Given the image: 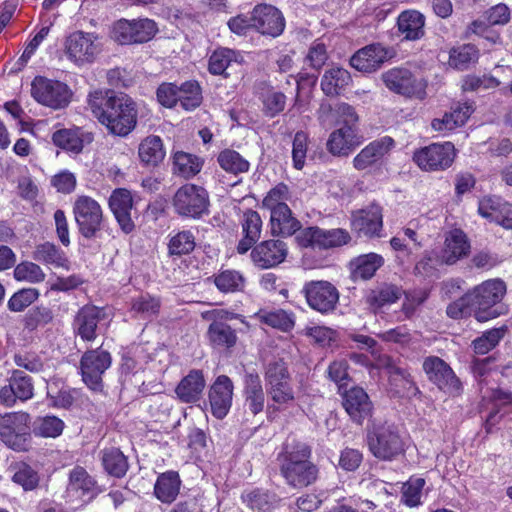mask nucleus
<instances>
[{"instance_id":"f257e3e1","label":"nucleus","mask_w":512,"mask_h":512,"mask_svg":"<svg viewBox=\"0 0 512 512\" xmlns=\"http://www.w3.org/2000/svg\"><path fill=\"white\" fill-rule=\"evenodd\" d=\"M88 105L98 121L114 135L127 136L136 127V104L125 94L96 90L88 95Z\"/></svg>"},{"instance_id":"f03ea898","label":"nucleus","mask_w":512,"mask_h":512,"mask_svg":"<svg viewBox=\"0 0 512 512\" xmlns=\"http://www.w3.org/2000/svg\"><path fill=\"white\" fill-rule=\"evenodd\" d=\"M506 293L504 281L491 279L451 302L446 314L451 319H462L474 315L478 322H487L500 316L498 304Z\"/></svg>"},{"instance_id":"7ed1b4c3","label":"nucleus","mask_w":512,"mask_h":512,"mask_svg":"<svg viewBox=\"0 0 512 512\" xmlns=\"http://www.w3.org/2000/svg\"><path fill=\"white\" fill-rule=\"evenodd\" d=\"M311 448L295 438L287 439L278 454L280 474L286 484L296 489L308 487L316 482L318 467L310 460Z\"/></svg>"},{"instance_id":"20e7f679","label":"nucleus","mask_w":512,"mask_h":512,"mask_svg":"<svg viewBox=\"0 0 512 512\" xmlns=\"http://www.w3.org/2000/svg\"><path fill=\"white\" fill-rule=\"evenodd\" d=\"M266 391L273 402L268 409L279 411L290 406L295 400L292 376L283 359L268 362L264 371Z\"/></svg>"},{"instance_id":"39448f33","label":"nucleus","mask_w":512,"mask_h":512,"mask_svg":"<svg viewBox=\"0 0 512 512\" xmlns=\"http://www.w3.org/2000/svg\"><path fill=\"white\" fill-rule=\"evenodd\" d=\"M367 445L371 454L382 461H393L406 451V441L394 424H373L367 430Z\"/></svg>"},{"instance_id":"423d86ee","label":"nucleus","mask_w":512,"mask_h":512,"mask_svg":"<svg viewBox=\"0 0 512 512\" xmlns=\"http://www.w3.org/2000/svg\"><path fill=\"white\" fill-rule=\"evenodd\" d=\"M174 212L185 219L199 220L209 215L208 191L199 185L186 183L179 187L172 198Z\"/></svg>"},{"instance_id":"0eeeda50","label":"nucleus","mask_w":512,"mask_h":512,"mask_svg":"<svg viewBox=\"0 0 512 512\" xmlns=\"http://www.w3.org/2000/svg\"><path fill=\"white\" fill-rule=\"evenodd\" d=\"M73 214L79 234L91 240L106 229V221L100 204L89 196H79L73 206Z\"/></svg>"},{"instance_id":"6e6552de","label":"nucleus","mask_w":512,"mask_h":512,"mask_svg":"<svg viewBox=\"0 0 512 512\" xmlns=\"http://www.w3.org/2000/svg\"><path fill=\"white\" fill-rule=\"evenodd\" d=\"M30 422V415L22 411L0 415V440L15 451H27L31 435Z\"/></svg>"},{"instance_id":"1a4fd4ad","label":"nucleus","mask_w":512,"mask_h":512,"mask_svg":"<svg viewBox=\"0 0 512 512\" xmlns=\"http://www.w3.org/2000/svg\"><path fill=\"white\" fill-rule=\"evenodd\" d=\"M158 30L157 23L150 18H121L112 25L111 38L120 45L143 44L152 40Z\"/></svg>"},{"instance_id":"9d476101","label":"nucleus","mask_w":512,"mask_h":512,"mask_svg":"<svg viewBox=\"0 0 512 512\" xmlns=\"http://www.w3.org/2000/svg\"><path fill=\"white\" fill-rule=\"evenodd\" d=\"M202 317L211 321L207 329V339L214 349L229 350L236 345V330L228 325L227 321L239 319L240 314L225 309H214L203 313Z\"/></svg>"},{"instance_id":"9b49d317","label":"nucleus","mask_w":512,"mask_h":512,"mask_svg":"<svg viewBox=\"0 0 512 512\" xmlns=\"http://www.w3.org/2000/svg\"><path fill=\"white\" fill-rule=\"evenodd\" d=\"M456 149L451 142L431 143L416 149L412 159L425 172H437L448 169L456 157Z\"/></svg>"},{"instance_id":"f8f14e48","label":"nucleus","mask_w":512,"mask_h":512,"mask_svg":"<svg viewBox=\"0 0 512 512\" xmlns=\"http://www.w3.org/2000/svg\"><path fill=\"white\" fill-rule=\"evenodd\" d=\"M301 294L312 310L323 315L332 313L339 303L337 287L326 280H310L303 284Z\"/></svg>"},{"instance_id":"ddd939ff","label":"nucleus","mask_w":512,"mask_h":512,"mask_svg":"<svg viewBox=\"0 0 512 512\" xmlns=\"http://www.w3.org/2000/svg\"><path fill=\"white\" fill-rule=\"evenodd\" d=\"M31 95L38 103L57 110L68 106L72 92L61 81L36 76L31 83Z\"/></svg>"},{"instance_id":"4468645a","label":"nucleus","mask_w":512,"mask_h":512,"mask_svg":"<svg viewBox=\"0 0 512 512\" xmlns=\"http://www.w3.org/2000/svg\"><path fill=\"white\" fill-rule=\"evenodd\" d=\"M64 46L67 58L77 66L93 63L101 52L98 35L91 32H72Z\"/></svg>"},{"instance_id":"2eb2a0df","label":"nucleus","mask_w":512,"mask_h":512,"mask_svg":"<svg viewBox=\"0 0 512 512\" xmlns=\"http://www.w3.org/2000/svg\"><path fill=\"white\" fill-rule=\"evenodd\" d=\"M111 354L101 347L87 350L80 359V373L83 382L93 391H102V376L111 366Z\"/></svg>"},{"instance_id":"dca6fc26","label":"nucleus","mask_w":512,"mask_h":512,"mask_svg":"<svg viewBox=\"0 0 512 512\" xmlns=\"http://www.w3.org/2000/svg\"><path fill=\"white\" fill-rule=\"evenodd\" d=\"M385 86L392 92L410 98L423 100L426 97L427 82L417 78L406 68H392L382 74Z\"/></svg>"},{"instance_id":"f3484780","label":"nucleus","mask_w":512,"mask_h":512,"mask_svg":"<svg viewBox=\"0 0 512 512\" xmlns=\"http://www.w3.org/2000/svg\"><path fill=\"white\" fill-rule=\"evenodd\" d=\"M351 240L349 232L342 228L321 229L311 226L296 235V241L303 248L329 249L346 245Z\"/></svg>"},{"instance_id":"a211bd4d","label":"nucleus","mask_w":512,"mask_h":512,"mask_svg":"<svg viewBox=\"0 0 512 512\" xmlns=\"http://www.w3.org/2000/svg\"><path fill=\"white\" fill-rule=\"evenodd\" d=\"M8 384L0 388V404L13 407L18 401L26 402L34 397V381L21 369H12Z\"/></svg>"},{"instance_id":"6ab92c4d","label":"nucleus","mask_w":512,"mask_h":512,"mask_svg":"<svg viewBox=\"0 0 512 512\" xmlns=\"http://www.w3.org/2000/svg\"><path fill=\"white\" fill-rule=\"evenodd\" d=\"M250 250L251 261L259 269L279 266L286 260L289 252L287 243L281 239L257 242Z\"/></svg>"},{"instance_id":"aec40b11","label":"nucleus","mask_w":512,"mask_h":512,"mask_svg":"<svg viewBox=\"0 0 512 512\" xmlns=\"http://www.w3.org/2000/svg\"><path fill=\"white\" fill-rule=\"evenodd\" d=\"M423 370L428 379L440 390L448 394L459 393L461 383L451 367L437 356H429L423 362Z\"/></svg>"},{"instance_id":"412c9836","label":"nucleus","mask_w":512,"mask_h":512,"mask_svg":"<svg viewBox=\"0 0 512 512\" xmlns=\"http://www.w3.org/2000/svg\"><path fill=\"white\" fill-rule=\"evenodd\" d=\"M342 397V405L350 419L361 425L373 413V404L366 391L358 386L338 392Z\"/></svg>"},{"instance_id":"4be33fe9","label":"nucleus","mask_w":512,"mask_h":512,"mask_svg":"<svg viewBox=\"0 0 512 512\" xmlns=\"http://www.w3.org/2000/svg\"><path fill=\"white\" fill-rule=\"evenodd\" d=\"M253 94L261 104V111L267 118L280 115L286 107L287 96L270 81L259 80L254 83Z\"/></svg>"},{"instance_id":"5701e85b","label":"nucleus","mask_w":512,"mask_h":512,"mask_svg":"<svg viewBox=\"0 0 512 512\" xmlns=\"http://www.w3.org/2000/svg\"><path fill=\"white\" fill-rule=\"evenodd\" d=\"M254 30L258 33L276 38L285 29L282 12L273 5L259 4L253 8Z\"/></svg>"},{"instance_id":"b1692460","label":"nucleus","mask_w":512,"mask_h":512,"mask_svg":"<svg viewBox=\"0 0 512 512\" xmlns=\"http://www.w3.org/2000/svg\"><path fill=\"white\" fill-rule=\"evenodd\" d=\"M105 309L95 305H84L75 315L74 333L85 342H93L98 336V325L105 319Z\"/></svg>"},{"instance_id":"393cba45","label":"nucleus","mask_w":512,"mask_h":512,"mask_svg":"<svg viewBox=\"0 0 512 512\" xmlns=\"http://www.w3.org/2000/svg\"><path fill=\"white\" fill-rule=\"evenodd\" d=\"M395 147L390 136H383L371 141L353 159V167L358 171L380 165Z\"/></svg>"},{"instance_id":"a878e982","label":"nucleus","mask_w":512,"mask_h":512,"mask_svg":"<svg viewBox=\"0 0 512 512\" xmlns=\"http://www.w3.org/2000/svg\"><path fill=\"white\" fill-rule=\"evenodd\" d=\"M67 493L82 503H89L100 493V489L94 478L83 467L76 466L69 473Z\"/></svg>"},{"instance_id":"bb28decb","label":"nucleus","mask_w":512,"mask_h":512,"mask_svg":"<svg viewBox=\"0 0 512 512\" xmlns=\"http://www.w3.org/2000/svg\"><path fill=\"white\" fill-rule=\"evenodd\" d=\"M239 225L241 238L237 243L236 251L239 255H244L259 241L263 221L257 211L246 209L239 218Z\"/></svg>"},{"instance_id":"cd10ccee","label":"nucleus","mask_w":512,"mask_h":512,"mask_svg":"<svg viewBox=\"0 0 512 512\" xmlns=\"http://www.w3.org/2000/svg\"><path fill=\"white\" fill-rule=\"evenodd\" d=\"M109 208L113 213L120 229L125 233H131L135 224L131 217L133 209V197L125 188H116L109 197Z\"/></svg>"},{"instance_id":"c85d7f7f","label":"nucleus","mask_w":512,"mask_h":512,"mask_svg":"<svg viewBox=\"0 0 512 512\" xmlns=\"http://www.w3.org/2000/svg\"><path fill=\"white\" fill-rule=\"evenodd\" d=\"M233 383L226 375L216 378L209 390L211 412L217 419H223L232 405Z\"/></svg>"},{"instance_id":"c756f323","label":"nucleus","mask_w":512,"mask_h":512,"mask_svg":"<svg viewBox=\"0 0 512 512\" xmlns=\"http://www.w3.org/2000/svg\"><path fill=\"white\" fill-rule=\"evenodd\" d=\"M388 57L387 49L374 43L356 51L350 58V65L357 71L372 73L380 69Z\"/></svg>"},{"instance_id":"7c9ffc66","label":"nucleus","mask_w":512,"mask_h":512,"mask_svg":"<svg viewBox=\"0 0 512 512\" xmlns=\"http://www.w3.org/2000/svg\"><path fill=\"white\" fill-rule=\"evenodd\" d=\"M93 134L81 127L61 128L52 134V142L69 154H80L86 144L93 141Z\"/></svg>"},{"instance_id":"2f4dec72","label":"nucleus","mask_w":512,"mask_h":512,"mask_svg":"<svg viewBox=\"0 0 512 512\" xmlns=\"http://www.w3.org/2000/svg\"><path fill=\"white\" fill-rule=\"evenodd\" d=\"M479 214L491 222L512 230V204L495 196L484 197L479 201Z\"/></svg>"},{"instance_id":"473e14b6","label":"nucleus","mask_w":512,"mask_h":512,"mask_svg":"<svg viewBox=\"0 0 512 512\" xmlns=\"http://www.w3.org/2000/svg\"><path fill=\"white\" fill-rule=\"evenodd\" d=\"M362 142V137L353 126L343 125L330 134L326 146L334 156H348Z\"/></svg>"},{"instance_id":"72a5a7b5","label":"nucleus","mask_w":512,"mask_h":512,"mask_svg":"<svg viewBox=\"0 0 512 512\" xmlns=\"http://www.w3.org/2000/svg\"><path fill=\"white\" fill-rule=\"evenodd\" d=\"M353 229L360 235L379 237L383 227L382 208L372 204L353 215Z\"/></svg>"},{"instance_id":"f704fd0d","label":"nucleus","mask_w":512,"mask_h":512,"mask_svg":"<svg viewBox=\"0 0 512 512\" xmlns=\"http://www.w3.org/2000/svg\"><path fill=\"white\" fill-rule=\"evenodd\" d=\"M270 233L272 236L288 238L302 231L301 222L294 216L289 206H280L270 211Z\"/></svg>"},{"instance_id":"c9c22d12","label":"nucleus","mask_w":512,"mask_h":512,"mask_svg":"<svg viewBox=\"0 0 512 512\" xmlns=\"http://www.w3.org/2000/svg\"><path fill=\"white\" fill-rule=\"evenodd\" d=\"M470 248L467 235L461 229H453L446 235L441 252L442 262L454 265L469 254Z\"/></svg>"},{"instance_id":"e433bc0d","label":"nucleus","mask_w":512,"mask_h":512,"mask_svg":"<svg viewBox=\"0 0 512 512\" xmlns=\"http://www.w3.org/2000/svg\"><path fill=\"white\" fill-rule=\"evenodd\" d=\"M244 404L248 410L257 415L264 409L265 394L260 376L257 372H245L243 379Z\"/></svg>"},{"instance_id":"4c0bfd02","label":"nucleus","mask_w":512,"mask_h":512,"mask_svg":"<svg viewBox=\"0 0 512 512\" xmlns=\"http://www.w3.org/2000/svg\"><path fill=\"white\" fill-rule=\"evenodd\" d=\"M166 156L163 140L160 136L149 135L138 146L140 163L145 167H157Z\"/></svg>"},{"instance_id":"58836bf2","label":"nucleus","mask_w":512,"mask_h":512,"mask_svg":"<svg viewBox=\"0 0 512 512\" xmlns=\"http://www.w3.org/2000/svg\"><path fill=\"white\" fill-rule=\"evenodd\" d=\"M161 309V300L149 293H142L131 299V317L138 320L151 322L158 317Z\"/></svg>"},{"instance_id":"ea45409f","label":"nucleus","mask_w":512,"mask_h":512,"mask_svg":"<svg viewBox=\"0 0 512 512\" xmlns=\"http://www.w3.org/2000/svg\"><path fill=\"white\" fill-rule=\"evenodd\" d=\"M181 483L178 472L173 470L163 472L154 484V495L160 502L171 504L180 492Z\"/></svg>"},{"instance_id":"a19ab883","label":"nucleus","mask_w":512,"mask_h":512,"mask_svg":"<svg viewBox=\"0 0 512 512\" xmlns=\"http://www.w3.org/2000/svg\"><path fill=\"white\" fill-rule=\"evenodd\" d=\"M402 292L400 287L384 283L371 289L366 294L365 302L374 313H377L384 306L396 303Z\"/></svg>"},{"instance_id":"79ce46f5","label":"nucleus","mask_w":512,"mask_h":512,"mask_svg":"<svg viewBox=\"0 0 512 512\" xmlns=\"http://www.w3.org/2000/svg\"><path fill=\"white\" fill-rule=\"evenodd\" d=\"M205 388V379L201 370H191L177 385L175 392L184 403H193L200 399Z\"/></svg>"},{"instance_id":"37998d69","label":"nucleus","mask_w":512,"mask_h":512,"mask_svg":"<svg viewBox=\"0 0 512 512\" xmlns=\"http://www.w3.org/2000/svg\"><path fill=\"white\" fill-rule=\"evenodd\" d=\"M389 381L395 392L401 397L412 398L420 394V390L408 368L397 365L387 367Z\"/></svg>"},{"instance_id":"c03bdc74","label":"nucleus","mask_w":512,"mask_h":512,"mask_svg":"<svg viewBox=\"0 0 512 512\" xmlns=\"http://www.w3.org/2000/svg\"><path fill=\"white\" fill-rule=\"evenodd\" d=\"M425 17L416 10L403 11L397 19L398 30L405 40L415 41L424 36Z\"/></svg>"},{"instance_id":"a18cd8bd","label":"nucleus","mask_w":512,"mask_h":512,"mask_svg":"<svg viewBox=\"0 0 512 512\" xmlns=\"http://www.w3.org/2000/svg\"><path fill=\"white\" fill-rule=\"evenodd\" d=\"M203 165L202 158L188 152L176 151L172 155V173L186 180L199 174Z\"/></svg>"},{"instance_id":"49530a36","label":"nucleus","mask_w":512,"mask_h":512,"mask_svg":"<svg viewBox=\"0 0 512 512\" xmlns=\"http://www.w3.org/2000/svg\"><path fill=\"white\" fill-rule=\"evenodd\" d=\"M383 264L381 255L368 253L352 259L349 265L354 280H369Z\"/></svg>"},{"instance_id":"de8ad7c7","label":"nucleus","mask_w":512,"mask_h":512,"mask_svg":"<svg viewBox=\"0 0 512 512\" xmlns=\"http://www.w3.org/2000/svg\"><path fill=\"white\" fill-rule=\"evenodd\" d=\"M32 257L34 260L56 268L69 269V260L63 250L51 242H44L35 247Z\"/></svg>"},{"instance_id":"09e8293b","label":"nucleus","mask_w":512,"mask_h":512,"mask_svg":"<svg viewBox=\"0 0 512 512\" xmlns=\"http://www.w3.org/2000/svg\"><path fill=\"white\" fill-rule=\"evenodd\" d=\"M256 317L262 324L282 332H290L295 326L294 313L283 309L260 310Z\"/></svg>"},{"instance_id":"8fccbe9b","label":"nucleus","mask_w":512,"mask_h":512,"mask_svg":"<svg viewBox=\"0 0 512 512\" xmlns=\"http://www.w3.org/2000/svg\"><path fill=\"white\" fill-rule=\"evenodd\" d=\"M101 461L104 470L113 477L125 476L129 465L126 456L115 447L105 448L101 451Z\"/></svg>"},{"instance_id":"3c124183","label":"nucleus","mask_w":512,"mask_h":512,"mask_svg":"<svg viewBox=\"0 0 512 512\" xmlns=\"http://www.w3.org/2000/svg\"><path fill=\"white\" fill-rule=\"evenodd\" d=\"M217 163L226 173L238 176L250 170V163L238 151L226 148L217 155Z\"/></svg>"},{"instance_id":"603ef678","label":"nucleus","mask_w":512,"mask_h":512,"mask_svg":"<svg viewBox=\"0 0 512 512\" xmlns=\"http://www.w3.org/2000/svg\"><path fill=\"white\" fill-rule=\"evenodd\" d=\"M168 238L167 248L170 256L188 255L195 249L196 237L191 230H173Z\"/></svg>"},{"instance_id":"864d4df0","label":"nucleus","mask_w":512,"mask_h":512,"mask_svg":"<svg viewBox=\"0 0 512 512\" xmlns=\"http://www.w3.org/2000/svg\"><path fill=\"white\" fill-rule=\"evenodd\" d=\"M351 81L350 73L341 67L326 71L321 79V89L327 96L338 95Z\"/></svg>"},{"instance_id":"5fc2aeb1","label":"nucleus","mask_w":512,"mask_h":512,"mask_svg":"<svg viewBox=\"0 0 512 512\" xmlns=\"http://www.w3.org/2000/svg\"><path fill=\"white\" fill-rule=\"evenodd\" d=\"M237 52L229 48H218L212 52L208 60V71L212 75L227 78V69L233 62H237Z\"/></svg>"},{"instance_id":"6e6d98bb","label":"nucleus","mask_w":512,"mask_h":512,"mask_svg":"<svg viewBox=\"0 0 512 512\" xmlns=\"http://www.w3.org/2000/svg\"><path fill=\"white\" fill-rule=\"evenodd\" d=\"M54 320L53 310L43 304L30 308L23 318L24 329L34 332L51 324Z\"/></svg>"},{"instance_id":"4d7b16f0","label":"nucleus","mask_w":512,"mask_h":512,"mask_svg":"<svg viewBox=\"0 0 512 512\" xmlns=\"http://www.w3.org/2000/svg\"><path fill=\"white\" fill-rule=\"evenodd\" d=\"M202 101V88L196 80L185 81L179 86L178 103L184 110L193 111Z\"/></svg>"},{"instance_id":"13d9d810","label":"nucleus","mask_w":512,"mask_h":512,"mask_svg":"<svg viewBox=\"0 0 512 512\" xmlns=\"http://www.w3.org/2000/svg\"><path fill=\"white\" fill-rule=\"evenodd\" d=\"M65 428L62 419L54 415L37 417L33 422L32 432L35 436L43 438H57Z\"/></svg>"},{"instance_id":"bf43d9fd","label":"nucleus","mask_w":512,"mask_h":512,"mask_svg":"<svg viewBox=\"0 0 512 512\" xmlns=\"http://www.w3.org/2000/svg\"><path fill=\"white\" fill-rule=\"evenodd\" d=\"M213 282L222 293H235L245 287V278L237 270H222L213 276Z\"/></svg>"},{"instance_id":"052dcab7","label":"nucleus","mask_w":512,"mask_h":512,"mask_svg":"<svg viewBox=\"0 0 512 512\" xmlns=\"http://www.w3.org/2000/svg\"><path fill=\"white\" fill-rule=\"evenodd\" d=\"M479 50L474 44H463L451 49L449 54V64L458 70H466L471 64L477 62Z\"/></svg>"},{"instance_id":"680f3d73","label":"nucleus","mask_w":512,"mask_h":512,"mask_svg":"<svg viewBox=\"0 0 512 512\" xmlns=\"http://www.w3.org/2000/svg\"><path fill=\"white\" fill-rule=\"evenodd\" d=\"M242 502L258 512L270 511L275 502V495L261 488L245 490L241 495Z\"/></svg>"},{"instance_id":"e2e57ef3","label":"nucleus","mask_w":512,"mask_h":512,"mask_svg":"<svg viewBox=\"0 0 512 512\" xmlns=\"http://www.w3.org/2000/svg\"><path fill=\"white\" fill-rule=\"evenodd\" d=\"M504 328H493L485 331L481 336L472 341V349L477 355H485L493 350L504 337Z\"/></svg>"},{"instance_id":"0e129e2a","label":"nucleus","mask_w":512,"mask_h":512,"mask_svg":"<svg viewBox=\"0 0 512 512\" xmlns=\"http://www.w3.org/2000/svg\"><path fill=\"white\" fill-rule=\"evenodd\" d=\"M12 481L21 486L24 491L35 490L40 482L39 473L26 463H19L14 467Z\"/></svg>"},{"instance_id":"69168bd1","label":"nucleus","mask_w":512,"mask_h":512,"mask_svg":"<svg viewBox=\"0 0 512 512\" xmlns=\"http://www.w3.org/2000/svg\"><path fill=\"white\" fill-rule=\"evenodd\" d=\"M13 274L17 281H24L31 284L41 283L46 277L43 269L38 264L30 261H23L17 264Z\"/></svg>"},{"instance_id":"338daca9","label":"nucleus","mask_w":512,"mask_h":512,"mask_svg":"<svg viewBox=\"0 0 512 512\" xmlns=\"http://www.w3.org/2000/svg\"><path fill=\"white\" fill-rule=\"evenodd\" d=\"M40 292L36 288H23L16 291L8 300L7 307L11 312H22L38 300Z\"/></svg>"},{"instance_id":"774afa93","label":"nucleus","mask_w":512,"mask_h":512,"mask_svg":"<svg viewBox=\"0 0 512 512\" xmlns=\"http://www.w3.org/2000/svg\"><path fill=\"white\" fill-rule=\"evenodd\" d=\"M289 197L288 186L283 182L278 183L267 192L262 200V207L270 212L280 206H288L286 201L289 200Z\"/></svg>"}]
</instances>
